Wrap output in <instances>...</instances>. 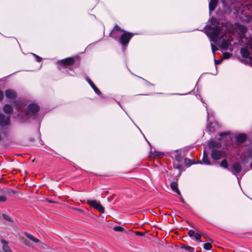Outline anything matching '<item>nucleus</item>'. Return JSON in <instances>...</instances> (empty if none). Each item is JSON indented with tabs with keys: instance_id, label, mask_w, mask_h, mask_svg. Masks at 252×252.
Masks as SVG:
<instances>
[{
	"instance_id": "nucleus-19",
	"label": "nucleus",
	"mask_w": 252,
	"mask_h": 252,
	"mask_svg": "<svg viewBox=\"0 0 252 252\" xmlns=\"http://www.w3.org/2000/svg\"><path fill=\"white\" fill-rule=\"evenodd\" d=\"M26 234V236L29 238L30 239V240H31L33 242L36 243H41L39 240L37 239L36 238H35V237H34L33 236H32V235L30 234H29V233H25Z\"/></svg>"
},
{
	"instance_id": "nucleus-7",
	"label": "nucleus",
	"mask_w": 252,
	"mask_h": 252,
	"mask_svg": "<svg viewBox=\"0 0 252 252\" xmlns=\"http://www.w3.org/2000/svg\"><path fill=\"white\" fill-rule=\"evenodd\" d=\"M5 94L6 98L9 99H14L17 96L16 92L14 90L11 89L6 90L5 91Z\"/></svg>"
},
{
	"instance_id": "nucleus-21",
	"label": "nucleus",
	"mask_w": 252,
	"mask_h": 252,
	"mask_svg": "<svg viewBox=\"0 0 252 252\" xmlns=\"http://www.w3.org/2000/svg\"><path fill=\"white\" fill-rule=\"evenodd\" d=\"M204 249L206 250H210L212 247V245L210 243H207L204 244Z\"/></svg>"
},
{
	"instance_id": "nucleus-31",
	"label": "nucleus",
	"mask_w": 252,
	"mask_h": 252,
	"mask_svg": "<svg viewBox=\"0 0 252 252\" xmlns=\"http://www.w3.org/2000/svg\"><path fill=\"white\" fill-rule=\"evenodd\" d=\"M7 198L4 195H0V202H4L6 200Z\"/></svg>"
},
{
	"instance_id": "nucleus-32",
	"label": "nucleus",
	"mask_w": 252,
	"mask_h": 252,
	"mask_svg": "<svg viewBox=\"0 0 252 252\" xmlns=\"http://www.w3.org/2000/svg\"><path fill=\"white\" fill-rule=\"evenodd\" d=\"M211 48L213 53H215L217 50H218V48L213 44H211Z\"/></svg>"
},
{
	"instance_id": "nucleus-22",
	"label": "nucleus",
	"mask_w": 252,
	"mask_h": 252,
	"mask_svg": "<svg viewBox=\"0 0 252 252\" xmlns=\"http://www.w3.org/2000/svg\"><path fill=\"white\" fill-rule=\"evenodd\" d=\"M92 88L93 89V90L96 94L98 95H100L101 94V92L97 89V88L94 85H93Z\"/></svg>"
},
{
	"instance_id": "nucleus-20",
	"label": "nucleus",
	"mask_w": 252,
	"mask_h": 252,
	"mask_svg": "<svg viewBox=\"0 0 252 252\" xmlns=\"http://www.w3.org/2000/svg\"><path fill=\"white\" fill-rule=\"evenodd\" d=\"M220 166L224 168H228V163L226 159L222 160L220 162Z\"/></svg>"
},
{
	"instance_id": "nucleus-25",
	"label": "nucleus",
	"mask_w": 252,
	"mask_h": 252,
	"mask_svg": "<svg viewBox=\"0 0 252 252\" xmlns=\"http://www.w3.org/2000/svg\"><path fill=\"white\" fill-rule=\"evenodd\" d=\"M188 235L190 237H193V236H195V234H196L194 232V230H189V232H188Z\"/></svg>"
},
{
	"instance_id": "nucleus-8",
	"label": "nucleus",
	"mask_w": 252,
	"mask_h": 252,
	"mask_svg": "<svg viewBox=\"0 0 252 252\" xmlns=\"http://www.w3.org/2000/svg\"><path fill=\"white\" fill-rule=\"evenodd\" d=\"M10 117L5 116L3 114L0 113V126L8 125L9 123Z\"/></svg>"
},
{
	"instance_id": "nucleus-5",
	"label": "nucleus",
	"mask_w": 252,
	"mask_h": 252,
	"mask_svg": "<svg viewBox=\"0 0 252 252\" xmlns=\"http://www.w3.org/2000/svg\"><path fill=\"white\" fill-rule=\"evenodd\" d=\"M87 203L92 207L98 210L101 213H104V208L101 205L100 202L96 200H88Z\"/></svg>"
},
{
	"instance_id": "nucleus-27",
	"label": "nucleus",
	"mask_w": 252,
	"mask_h": 252,
	"mask_svg": "<svg viewBox=\"0 0 252 252\" xmlns=\"http://www.w3.org/2000/svg\"><path fill=\"white\" fill-rule=\"evenodd\" d=\"M2 217L6 220H7V221H11V219L10 218V217L9 216H8L7 215H5V214H3L2 215Z\"/></svg>"
},
{
	"instance_id": "nucleus-3",
	"label": "nucleus",
	"mask_w": 252,
	"mask_h": 252,
	"mask_svg": "<svg viewBox=\"0 0 252 252\" xmlns=\"http://www.w3.org/2000/svg\"><path fill=\"white\" fill-rule=\"evenodd\" d=\"M124 30L122 29L119 26L116 25L113 30L110 33L109 36L114 39L117 40L121 36Z\"/></svg>"
},
{
	"instance_id": "nucleus-36",
	"label": "nucleus",
	"mask_w": 252,
	"mask_h": 252,
	"mask_svg": "<svg viewBox=\"0 0 252 252\" xmlns=\"http://www.w3.org/2000/svg\"><path fill=\"white\" fill-rule=\"evenodd\" d=\"M221 61H222L221 59L218 60H215V64L220 63H221Z\"/></svg>"
},
{
	"instance_id": "nucleus-16",
	"label": "nucleus",
	"mask_w": 252,
	"mask_h": 252,
	"mask_svg": "<svg viewBox=\"0 0 252 252\" xmlns=\"http://www.w3.org/2000/svg\"><path fill=\"white\" fill-rule=\"evenodd\" d=\"M203 163L205 164H207V165H210L211 164L209 159H208V157H207V155L206 153V151H204V153H203V158H202V161H200L199 163Z\"/></svg>"
},
{
	"instance_id": "nucleus-11",
	"label": "nucleus",
	"mask_w": 252,
	"mask_h": 252,
	"mask_svg": "<svg viewBox=\"0 0 252 252\" xmlns=\"http://www.w3.org/2000/svg\"><path fill=\"white\" fill-rule=\"evenodd\" d=\"M74 63V60L71 58H68L58 62L59 64H62L65 66L71 65Z\"/></svg>"
},
{
	"instance_id": "nucleus-6",
	"label": "nucleus",
	"mask_w": 252,
	"mask_h": 252,
	"mask_svg": "<svg viewBox=\"0 0 252 252\" xmlns=\"http://www.w3.org/2000/svg\"><path fill=\"white\" fill-rule=\"evenodd\" d=\"M252 158V150L249 149L247 150V153L241 156L242 162L244 164L247 163L250 159ZM251 168L252 169V162L250 165Z\"/></svg>"
},
{
	"instance_id": "nucleus-38",
	"label": "nucleus",
	"mask_w": 252,
	"mask_h": 252,
	"mask_svg": "<svg viewBox=\"0 0 252 252\" xmlns=\"http://www.w3.org/2000/svg\"><path fill=\"white\" fill-rule=\"evenodd\" d=\"M135 233L137 235H140V236H142L143 235V233L142 232H136Z\"/></svg>"
},
{
	"instance_id": "nucleus-37",
	"label": "nucleus",
	"mask_w": 252,
	"mask_h": 252,
	"mask_svg": "<svg viewBox=\"0 0 252 252\" xmlns=\"http://www.w3.org/2000/svg\"><path fill=\"white\" fill-rule=\"evenodd\" d=\"M88 82L89 83V84L91 85L92 88H93V85H94V84L92 82V81L90 80H88Z\"/></svg>"
},
{
	"instance_id": "nucleus-18",
	"label": "nucleus",
	"mask_w": 252,
	"mask_h": 252,
	"mask_svg": "<svg viewBox=\"0 0 252 252\" xmlns=\"http://www.w3.org/2000/svg\"><path fill=\"white\" fill-rule=\"evenodd\" d=\"M3 111L6 113H11L13 111L12 106L9 104H6L3 107Z\"/></svg>"
},
{
	"instance_id": "nucleus-14",
	"label": "nucleus",
	"mask_w": 252,
	"mask_h": 252,
	"mask_svg": "<svg viewBox=\"0 0 252 252\" xmlns=\"http://www.w3.org/2000/svg\"><path fill=\"white\" fill-rule=\"evenodd\" d=\"M170 187L171 189L176 192L179 196H181V192L178 188V184L176 182H172L170 184Z\"/></svg>"
},
{
	"instance_id": "nucleus-43",
	"label": "nucleus",
	"mask_w": 252,
	"mask_h": 252,
	"mask_svg": "<svg viewBox=\"0 0 252 252\" xmlns=\"http://www.w3.org/2000/svg\"><path fill=\"white\" fill-rule=\"evenodd\" d=\"M181 199H182V202H184V201H183V199H182V197H181Z\"/></svg>"
},
{
	"instance_id": "nucleus-35",
	"label": "nucleus",
	"mask_w": 252,
	"mask_h": 252,
	"mask_svg": "<svg viewBox=\"0 0 252 252\" xmlns=\"http://www.w3.org/2000/svg\"><path fill=\"white\" fill-rule=\"evenodd\" d=\"M202 235L204 237H205V238H208L209 241H211V242H212V241H213V240H212L211 238H209L207 235H206V234H202Z\"/></svg>"
},
{
	"instance_id": "nucleus-13",
	"label": "nucleus",
	"mask_w": 252,
	"mask_h": 252,
	"mask_svg": "<svg viewBox=\"0 0 252 252\" xmlns=\"http://www.w3.org/2000/svg\"><path fill=\"white\" fill-rule=\"evenodd\" d=\"M235 28L236 29L237 31H239L240 33L241 34L245 33L247 31V28L245 26L240 24H236Z\"/></svg>"
},
{
	"instance_id": "nucleus-15",
	"label": "nucleus",
	"mask_w": 252,
	"mask_h": 252,
	"mask_svg": "<svg viewBox=\"0 0 252 252\" xmlns=\"http://www.w3.org/2000/svg\"><path fill=\"white\" fill-rule=\"evenodd\" d=\"M218 3V0H211L209 3V10L212 11L215 10Z\"/></svg>"
},
{
	"instance_id": "nucleus-24",
	"label": "nucleus",
	"mask_w": 252,
	"mask_h": 252,
	"mask_svg": "<svg viewBox=\"0 0 252 252\" xmlns=\"http://www.w3.org/2000/svg\"><path fill=\"white\" fill-rule=\"evenodd\" d=\"M195 239L196 240L198 241L199 242H201V240L200 239L201 234L198 233H196L195 234Z\"/></svg>"
},
{
	"instance_id": "nucleus-40",
	"label": "nucleus",
	"mask_w": 252,
	"mask_h": 252,
	"mask_svg": "<svg viewBox=\"0 0 252 252\" xmlns=\"http://www.w3.org/2000/svg\"><path fill=\"white\" fill-rule=\"evenodd\" d=\"M175 168H176L177 169H180L181 167H180V165H178L176 167H175Z\"/></svg>"
},
{
	"instance_id": "nucleus-30",
	"label": "nucleus",
	"mask_w": 252,
	"mask_h": 252,
	"mask_svg": "<svg viewBox=\"0 0 252 252\" xmlns=\"http://www.w3.org/2000/svg\"><path fill=\"white\" fill-rule=\"evenodd\" d=\"M185 162L187 165H190L191 164V160L187 158H185Z\"/></svg>"
},
{
	"instance_id": "nucleus-41",
	"label": "nucleus",
	"mask_w": 252,
	"mask_h": 252,
	"mask_svg": "<svg viewBox=\"0 0 252 252\" xmlns=\"http://www.w3.org/2000/svg\"><path fill=\"white\" fill-rule=\"evenodd\" d=\"M15 105H18L19 104L17 103V102H16Z\"/></svg>"
},
{
	"instance_id": "nucleus-29",
	"label": "nucleus",
	"mask_w": 252,
	"mask_h": 252,
	"mask_svg": "<svg viewBox=\"0 0 252 252\" xmlns=\"http://www.w3.org/2000/svg\"><path fill=\"white\" fill-rule=\"evenodd\" d=\"M232 54L229 52H226L224 53L223 56L225 59L229 58L230 56H231Z\"/></svg>"
},
{
	"instance_id": "nucleus-4",
	"label": "nucleus",
	"mask_w": 252,
	"mask_h": 252,
	"mask_svg": "<svg viewBox=\"0 0 252 252\" xmlns=\"http://www.w3.org/2000/svg\"><path fill=\"white\" fill-rule=\"evenodd\" d=\"M39 110L38 105L36 104L33 103L29 105L28 107V110L26 113V115L28 117H32L36 114Z\"/></svg>"
},
{
	"instance_id": "nucleus-10",
	"label": "nucleus",
	"mask_w": 252,
	"mask_h": 252,
	"mask_svg": "<svg viewBox=\"0 0 252 252\" xmlns=\"http://www.w3.org/2000/svg\"><path fill=\"white\" fill-rule=\"evenodd\" d=\"M242 170V166L240 163L239 162H235L233 165V167L231 170V171L234 174H236L237 173H240Z\"/></svg>"
},
{
	"instance_id": "nucleus-34",
	"label": "nucleus",
	"mask_w": 252,
	"mask_h": 252,
	"mask_svg": "<svg viewBox=\"0 0 252 252\" xmlns=\"http://www.w3.org/2000/svg\"><path fill=\"white\" fill-rule=\"evenodd\" d=\"M3 98V93L2 91L0 90V101Z\"/></svg>"
},
{
	"instance_id": "nucleus-42",
	"label": "nucleus",
	"mask_w": 252,
	"mask_h": 252,
	"mask_svg": "<svg viewBox=\"0 0 252 252\" xmlns=\"http://www.w3.org/2000/svg\"><path fill=\"white\" fill-rule=\"evenodd\" d=\"M224 135V134H223V133H221V134H220V136H222V135Z\"/></svg>"
},
{
	"instance_id": "nucleus-33",
	"label": "nucleus",
	"mask_w": 252,
	"mask_h": 252,
	"mask_svg": "<svg viewBox=\"0 0 252 252\" xmlns=\"http://www.w3.org/2000/svg\"><path fill=\"white\" fill-rule=\"evenodd\" d=\"M32 55L35 57L37 62H40L41 61V58L34 54H32Z\"/></svg>"
},
{
	"instance_id": "nucleus-28",
	"label": "nucleus",
	"mask_w": 252,
	"mask_h": 252,
	"mask_svg": "<svg viewBox=\"0 0 252 252\" xmlns=\"http://www.w3.org/2000/svg\"><path fill=\"white\" fill-rule=\"evenodd\" d=\"M3 249L5 252H12L9 247L6 245L3 246Z\"/></svg>"
},
{
	"instance_id": "nucleus-39",
	"label": "nucleus",
	"mask_w": 252,
	"mask_h": 252,
	"mask_svg": "<svg viewBox=\"0 0 252 252\" xmlns=\"http://www.w3.org/2000/svg\"><path fill=\"white\" fill-rule=\"evenodd\" d=\"M185 248L186 250L188 251V250H189L191 248L189 246H187Z\"/></svg>"
},
{
	"instance_id": "nucleus-1",
	"label": "nucleus",
	"mask_w": 252,
	"mask_h": 252,
	"mask_svg": "<svg viewBox=\"0 0 252 252\" xmlns=\"http://www.w3.org/2000/svg\"><path fill=\"white\" fill-rule=\"evenodd\" d=\"M231 32V28L228 27V23H222L221 26L212 27L210 26H207L205 32L210 38V40L214 43H217L222 38L219 46L222 50H228L232 52L233 49L231 45L232 41L231 37L227 32Z\"/></svg>"
},
{
	"instance_id": "nucleus-9",
	"label": "nucleus",
	"mask_w": 252,
	"mask_h": 252,
	"mask_svg": "<svg viewBox=\"0 0 252 252\" xmlns=\"http://www.w3.org/2000/svg\"><path fill=\"white\" fill-rule=\"evenodd\" d=\"M222 155V152L216 149H213L211 153V157L214 160L220 159Z\"/></svg>"
},
{
	"instance_id": "nucleus-26",
	"label": "nucleus",
	"mask_w": 252,
	"mask_h": 252,
	"mask_svg": "<svg viewBox=\"0 0 252 252\" xmlns=\"http://www.w3.org/2000/svg\"><path fill=\"white\" fill-rule=\"evenodd\" d=\"M175 158L178 162H180L182 159V157L180 154H178L176 156Z\"/></svg>"
},
{
	"instance_id": "nucleus-23",
	"label": "nucleus",
	"mask_w": 252,
	"mask_h": 252,
	"mask_svg": "<svg viewBox=\"0 0 252 252\" xmlns=\"http://www.w3.org/2000/svg\"><path fill=\"white\" fill-rule=\"evenodd\" d=\"M114 230L116 231L122 232L124 230V228L120 226H116L114 227Z\"/></svg>"
},
{
	"instance_id": "nucleus-2",
	"label": "nucleus",
	"mask_w": 252,
	"mask_h": 252,
	"mask_svg": "<svg viewBox=\"0 0 252 252\" xmlns=\"http://www.w3.org/2000/svg\"><path fill=\"white\" fill-rule=\"evenodd\" d=\"M133 35V34L132 33L124 30L123 33L121 35L120 38H119V42L122 46H126Z\"/></svg>"
},
{
	"instance_id": "nucleus-17",
	"label": "nucleus",
	"mask_w": 252,
	"mask_h": 252,
	"mask_svg": "<svg viewBox=\"0 0 252 252\" xmlns=\"http://www.w3.org/2000/svg\"><path fill=\"white\" fill-rule=\"evenodd\" d=\"M247 136L244 134H240L237 135L236 140L239 143H242L245 141L246 139Z\"/></svg>"
},
{
	"instance_id": "nucleus-12",
	"label": "nucleus",
	"mask_w": 252,
	"mask_h": 252,
	"mask_svg": "<svg viewBox=\"0 0 252 252\" xmlns=\"http://www.w3.org/2000/svg\"><path fill=\"white\" fill-rule=\"evenodd\" d=\"M220 146V142H217L214 140H210L208 142V146L211 149L219 148Z\"/></svg>"
}]
</instances>
